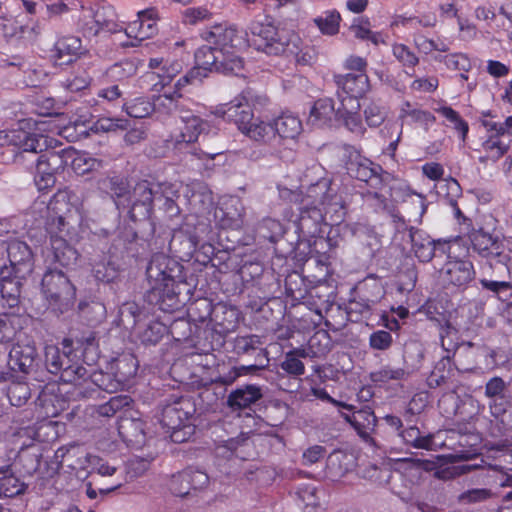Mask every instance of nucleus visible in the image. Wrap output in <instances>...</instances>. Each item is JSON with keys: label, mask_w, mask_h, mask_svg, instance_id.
I'll return each mask as SVG.
<instances>
[{"label": "nucleus", "mask_w": 512, "mask_h": 512, "mask_svg": "<svg viewBox=\"0 0 512 512\" xmlns=\"http://www.w3.org/2000/svg\"><path fill=\"white\" fill-rule=\"evenodd\" d=\"M125 34L129 38H133L138 42L152 37L157 32V26L153 24H147L146 22L137 19L131 22L126 29Z\"/></svg>", "instance_id": "nucleus-54"}, {"label": "nucleus", "mask_w": 512, "mask_h": 512, "mask_svg": "<svg viewBox=\"0 0 512 512\" xmlns=\"http://www.w3.org/2000/svg\"><path fill=\"white\" fill-rule=\"evenodd\" d=\"M220 55L216 72L226 75H239L244 68V62L241 57L235 54L234 49L225 52L220 51Z\"/></svg>", "instance_id": "nucleus-46"}, {"label": "nucleus", "mask_w": 512, "mask_h": 512, "mask_svg": "<svg viewBox=\"0 0 512 512\" xmlns=\"http://www.w3.org/2000/svg\"><path fill=\"white\" fill-rule=\"evenodd\" d=\"M214 305L207 298H201L190 304L188 315L194 321L204 322L212 318Z\"/></svg>", "instance_id": "nucleus-57"}, {"label": "nucleus", "mask_w": 512, "mask_h": 512, "mask_svg": "<svg viewBox=\"0 0 512 512\" xmlns=\"http://www.w3.org/2000/svg\"><path fill=\"white\" fill-rule=\"evenodd\" d=\"M337 86V98L340 103H349V100H358L370 90V81L367 73H347L334 76Z\"/></svg>", "instance_id": "nucleus-14"}, {"label": "nucleus", "mask_w": 512, "mask_h": 512, "mask_svg": "<svg viewBox=\"0 0 512 512\" xmlns=\"http://www.w3.org/2000/svg\"><path fill=\"white\" fill-rule=\"evenodd\" d=\"M309 285L306 279L298 272H292L285 278V291L293 301L302 302L307 298Z\"/></svg>", "instance_id": "nucleus-42"}, {"label": "nucleus", "mask_w": 512, "mask_h": 512, "mask_svg": "<svg viewBox=\"0 0 512 512\" xmlns=\"http://www.w3.org/2000/svg\"><path fill=\"white\" fill-rule=\"evenodd\" d=\"M393 56L405 67L414 68L419 63L416 54L404 44H394L392 47Z\"/></svg>", "instance_id": "nucleus-64"}, {"label": "nucleus", "mask_w": 512, "mask_h": 512, "mask_svg": "<svg viewBox=\"0 0 512 512\" xmlns=\"http://www.w3.org/2000/svg\"><path fill=\"white\" fill-rule=\"evenodd\" d=\"M94 17L98 34L100 33H118L123 30L118 23L117 13L113 6L106 3H97L94 7Z\"/></svg>", "instance_id": "nucleus-30"}, {"label": "nucleus", "mask_w": 512, "mask_h": 512, "mask_svg": "<svg viewBox=\"0 0 512 512\" xmlns=\"http://www.w3.org/2000/svg\"><path fill=\"white\" fill-rule=\"evenodd\" d=\"M409 239L411 250L420 262H429L436 255L435 240L422 229L410 226Z\"/></svg>", "instance_id": "nucleus-22"}, {"label": "nucleus", "mask_w": 512, "mask_h": 512, "mask_svg": "<svg viewBox=\"0 0 512 512\" xmlns=\"http://www.w3.org/2000/svg\"><path fill=\"white\" fill-rule=\"evenodd\" d=\"M45 364L49 373L59 375L62 379V356L60 349L55 345H47L45 348Z\"/></svg>", "instance_id": "nucleus-61"}, {"label": "nucleus", "mask_w": 512, "mask_h": 512, "mask_svg": "<svg viewBox=\"0 0 512 512\" xmlns=\"http://www.w3.org/2000/svg\"><path fill=\"white\" fill-rule=\"evenodd\" d=\"M145 423L141 419L122 417L118 421V434L127 446L141 447L145 443Z\"/></svg>", "instance_id": "nucleus-21"}, {"label": "nucleus", "mask_w": 512, "mask_h": 512, "mask_svg": "<svg viewBox=\"0 0 512 512\" xmlns=\"http://www.w3.org/2000/svg\"><path fill=\"white\" fill-rule=\"evenodd\" d=\"M361 297L360 300L368 301L374 307L381 301L385 295L384 287L381 281L375 276H368L363 281L359 282L355 288Z\"/></svg>", "instance_id": "nucleus-35"}, {"label": "nucleus", "mask_w": 512, "mask_h": 512, "mask_svg": "<svg viewBox=\"0 0 512 512\" xmlns=\"http://www.w3.org/2000/svg\"><path fill=\"white\" fill-rule=\"evenodd\" d=\"M115 376L124 385L137 372L135 359L131 356H123L114 360L112 364Z\"/></svg>", "instance_id": "nucleus-52"}, {"label": "nucleus", "mask_w": 512, "mask_h": 512, "mask_svg": "<svg viewBox=\"0 0 512 512\" xmlns=\"http://www.w3.org/2000/svg\"><path fill=\"white\" fill-rule=\"evenodd\" d=\"M53 252V264L50 266L42 278V293L50 309L56 315L62 314V292L64 288V274L61 263L64 254L57 259Z\"/></svg>", "instance_id": "nucleus-10"}, {"label": "nucleus", "mask_w": 512, "mask_h": 512, "mask_svg": "<svg viewBox=\"0 0 512 512\" xmlns=\"http://www.w3.org/2000/svg\"><path fill=\"white\" fill-rule=\"evenodd\" d=\"M70 160L72 171L76 175H84L99 165L98 161L85 152H77L73 147H66V163Z\"/></svg>", "instance_id": "nucleus-38"}, {"label": "nucleus", "mask_w": 512, "mask_h": 512, "mask_svg": "<svg viewBox=\"0 0 512 512\" xmlns=\"http://www.w3.org/2000/svg\"><path fill=\"white\" fill-rule=\"evenodd\" d=\"M451 359L449 356L438 361L431 372L428 382L431 387H437L446 382L451 373Z\"/></svg>", "instance_id": "nucleus-59"}, {"label": "nucleus", "mask_w": 512, "mask_h": 512, "mask_svg": "<svg viewBox=\"0 0 512 512\" xmlns=\"http://www.w3.org/2000/svg\"><path fill=\"white\" fill-rule=\"evenodd\" d=\"M346 170L351 178L366 183L374 190H380L383 187L382 167L367 158L361 156L351 158L346 164Z\"/></svg>", "instance_id": "nucleus-16"}, {"label": "nucleus", "mask_w": 512, "mask_h": 512, "mask_svg": "<svg viewBox=\"0 0 512 512\" xmlns=\"http://www.w3.org/2000/svg\"><path fill=\"white\" fill-rule=\"evenodd\" d=\"M327 275V267L322 278L317 279L316 284L308 287L307 298L302 302L307 303L315 308L317 313H320V308L328 304L331 300L330 288L325 281Z\"/></svg>", "instance_id": "nucleus-36"}, {"label": "nucleus", "mask_w": 512, "mask_h": 512, "mask_svg": "<svg viewBox=\"0 0 512 512\" xmlns=\"http://www.w3.org/2000/svg\"><path fill=\"white\" fill-rule=\"evenodd\" d=\"M330 336L327 331L320 330L315 332L308 341L310 349L316 357L326 355L330 351Z\"/></svg>", "instance_id": "nucleus-62"}, {"label": "nucleus", "mask_w": 512, "mask_h": 512, "mask_svg": "<svg viewBox=\"0 0 512 512\" xmlns=\"http://www.w3.org/2000/svg\"><path fill=\"white\" fill-rule=\"evenodd\" d=\"M0 19L2 20L0 28L6 40L35 41L38 35L36 27L24 23L22 15L13 16L6 11L1 13Z\"/></svg>", "instance_id": "nucleus-19"}, {"label": "nucleus", "mask_w": 512, "mask_h": 512, "mask_svg": "<svg viewBox=\"0 0 512 512\" xmlns=\"http://www.w3.org/2000/svg\"><path fill=\"white\" fill-rule=\"evenodd\" d=\"M407 376L408 372L405 369L401 367L394 368L390 365L382 366L369 374L370 380L375 384H385L392 380L400 381L406 379Z\"/></svg>", "instance_id": "nucleus-49"}, {"label": "nucleus", "mask_w": 512, "mask_h": 512, "mask_svg": "<svg viewBox=\"0 0 512 512\" xmlns=\"http://www.w3.org/2000/svg\"><path fill=\"white\" fill-rule=\"evenodd\" d=\"M263 397L262 389L254 384L237 388L228 395L227 406L233 411L249 408Z\"/></svg>", "instance_id": "nucleus-27"}, {"label": "nucleus", "mask_w": 512, "mask_h": 512, "mask_svg": "<svg viewBox=\"0 0 512 512\" xmlns=\"http://www.w3.org/2000/svg\"><path fill=\"white\" fill-rule=\"evenodd\" d=\"M399 436L403 439L406 444L411 445L417 449H430L433 445V436L425 435L422 436L418 427L411 425L406 429L400 431Z\"/></svg>", "instance_id": "nucleus-48"}, {"label": "nucleus", "mask_w": 512, "mask_h": 512, "mask_svg": "<svg viewBox=\"0 0 512 512\" xmlns=\"http://www.w3.org/2000/svg\"><path fill=\"white\" fill-rule=\"evenodd\" d=\"M36 356L37 352L34 345L17 343L9 352L8 365L13 371L28 373L34 366Z\"/></svg>", "instance_id": "nucleus-26"}, {"label": "nucleus", "mask_w": 512, "mask_h": 512, "mask_svg": "<svg viewBox=\"0 0 512 512\" xmlns=\"http://www.w3.org/2000/svg\"><path fill=\"white\" fill-rule=\"evenodd\" d=\"M299 215L295 220L298 238L309 240L311 238L323 239L328 224L322 210L317 206L298 205Z\"/></svg>", "instance_id": "nucleus-12"}, {"label": "nucleus", "mask_w": 512, "mask_h": 512, "mask_svg": "<svg viewBox=\"0 0 512 512\" xmlns=\"http://www.w3.org/2000/svg\"><path fill=\"white\" fill-rule=\"evenodd\" d=\"M179 194L169 183H151L147 180L138 182L133 188V204L128 211L131 221H139L145 229L142 235H154L155 224L151 220L154 201H163V210L168 218L172 219L180 214V208L175 198Z\"/></svg>", "instance_id": "nucleus-3"}, {"label": "nucleus", "mask_w": 512, "mask_h": 512, "mask_svg": "<svg viewBox=\"0 0 512 512\" xmlns=\"http://www.w3.org/2000/svg\"><path fill=\"white\" fill-rule=\"evenodd\" d=\"M257 103H260V97L253 89L246 88L230 102L220 105L216 115L234 123L245 136L258 142L259 138L271 135L272 130L254 116L252 107Z\"/></svg>", "instance_id": "nucleus-4"}, {"label": "nucleus", "mask_w": 512, "mask_h": 512, "mask_svg": "<svg viewBox=\"0 0 512 512\" xmlns=\"http://www.w3.org/2000/svg\"><path fill=\"white\" fill-rule=\"evenodd\" d=\"M165 98L169 100L170 105L174 106L175 111L180 112V118L184 123L177 142L205 143L209 138L210 124L199 116L192 114L189 110L182 111L179 105L180 94H177L176 97L174 95H165Z\"/></svg>", "instance_id": "nucleus-11"}, {"label": "nucleus", "mask_w": 512, "mask_h": 512, "mask_svg": "<svg viewBox=\"0 0 512 512\" xmlns=\"http://www.w3.org/2000/svg\"><path fill=\"white\" fill-rule=\"evenodd\" d=\"M319 490L311 484H303L297 488L296 501L305 512H311L314 508L319 506L320 498L318 496Z\"/></svg>", "instance_id": "nucleus-45"}, {"label": "nucleus", "mask_w": 512, "mask_h": 512, "mask_svg": "<svg viewBox=\"0 0 512 512\" xmlns=\"http://www.w3.org/2000/svg\"><path fill=\"white\" fill-rule=\"evenodd\" d=\"M342 18L336 9L326 10L321 15L313 18V23L321 34L334 36L339 33Z\"/></svg>", "instance_id": "nucleus-40"}, {"label": "nucleus", "mask_w": 512, "mask_h": 512, "mask_svg": "<svg viewBox=\"0 0 512 512\" xmlns=\"http://www.w3.org/2000/svg\"><path fill=\"white\" fill-rule=\"evenodd\" d=\"M123 384L114 373H89L78 364L66 366V402L92 398L98 390L116 392Z\"/></svg>", "instance_id": "nucleus-7"}, {"label": "nucleus", "mask_w": 512, "mask_h": 512, "mask_svg": "<svg viewBox=\"0 0 512 512\" xmlns=\"http://www.w3.org/2000/svg\"><path fill=\"white\" fill-rule=\"evenodd\" d=\"M220 57V51L214 50V47L210 44L198 48L194 55L195 63L207 68L209 72L217 71Z\"/></svg>", "instance_id": "nucleus-51"}, {"label": "nucleus", "mask_w": 512, "mask_h": 512, "mask_svg": "<svg viewBox=\"0 0 512 512\" xmlns=\"http://www.w3.org/2000/svg\"><path fill=\"white\" fill-rule=\"evenodd\" d=\"M77 316L87 326L100 323L106 316V307L95 296H85L77 305Z\"/></svg>", "instance_id": "nucleus-23"}, {"label": "nucleus", "mask_w": 512, "mask_h": 512, "mask_svg": "<svg viewBox=\"0 0 512 512\" xmlns=\"http://www.w3.org/2000/svg\"><path fill=\"white\" fill-rule=\"evenodd\" d=\"M64 207V192L58 188L47 204V231L50 234L51 249L59 259L63 255L64 239L60 235L64 223L62 210Z\"/></svg>", "instance_id": "nucleus-13"}, {"label": "nucleus", "mask_w": 512, "mask_h": 512, "mask_svg": "<svg viewBox=\"0 0 512 512\" xmlns=\"http://www.w3.org/2000/svg\"><path fill=\"white\" fill-rule=\"evenodd\" d=\"M167 333L168 327L165 324L159 321H152L139 334V338L144 345H156Z\"/></svg>", "instance_id": "nucleus-55"}, {"label": "nucleus", "mask_w": 512, "mask_h": 512, "mask_svg": "<svg viewBox=\"0 0 512 512\" xmlns=\"http://www.w3.org/2000/svg\"><path fill=\"white\" fill-rule=\"evenodd\" d=\"M209 476L203 470L188 467L172 476L170 491L178 497H185L192 491L202 490L207 487Z\"/></svg>", "instance_id": "nucleus-18"}, {"label": "nucleus", "mask_w": 512, "mask_h": 512, "mask_svg": "<svg viewBox=\"0 0 512 512\" xmlns=\"http://www.w3.org/2000/svg\"><path fill=\"white\" fill-rule=\"evenodd\" d=\"M360 102L355 99L349 100V103H340L337 107L338 119L344 121L345 126L354 133H363L365 131L361 117L358 113Z\"/></svg>", "instance_id": "nucleus-34"}, {"label": "nucleus", "mask_w": 512, "mask_h": 512, "mask_svg": "<svg viewBox=\"0 0 512 512\" xmlns=\"http://www.w3.org/2000/svg\"><path fill=\"white\" fill-rule=\"evenodd\" d=\"M493 277H479L481 289L491 293L501 301L512 296V282L507 279H492Z\"/></svg>", "instance_id": "nucleus-39"}, {"label": "nucleus", "mask_w": 512, "mask_h": 512, "mask_svg": "<svg viewBox=\"0 0 512 512\" xmlns=\"http://www.w3.org/2000/svg\"><path fill=\"white\" fill-rule=\"evenodd\" d=\"M81 11L71 17L76 21V26L79 32L86 38L95 37L98 35V29L96 26V18L94 17V8L86 7L84 0H79Z\"/></svg>", "instance_id": "nucleus-37"}, {"label": "nucleus", "mask_w": 512, "mask_h": 512, "mask_svg": "<svg viewBox=\"0 0 512 512\" xmlns=\"http://www.w3.org/2000/svg\"><path fill=\"white\" fill-rule=\"evenodd\" d=\"M264 125L268 126L272 130V134L269 136H264L263 138H259L258 142L268 143L271 140L275 139L278 135L281 138H296L301 130L302 123L300 119L290 113H283L273 122H265Z\"/></svg>", "instance_id": "nucleus-20"}, {"label": "nucleus", "mask_w": 512, "mask_h": 512, "mask_svg": "<svg viewBox=\"0 0 512 512\" xmlns=\"http://www.w3.org/2000/svg\"><path fill=\"white\" fill-rule=\"evenodd\" d=\"M493 497V492L488 488H473L462 492L458 496V502L463 505H473L486 502Z\"/></svg>", "instance_id": "nucleus-60"}, {"label": "nucleus", "mask_w": 512, "mask_h": 512, "mask_svg": "<svg viewBox=\"0 0 512 512\" xmlns=\"http://www.w3.org/2000/svg\"><path fill=\"white\" fill-rule=\"evenodd\" d=\"M196 413V405L192 398L180 396L168 401L162 408L161 424L167 429L188 428L193 433L194 426L191 423Z\"/></svg>", "instance_id": "nucleus-9"}, {"label": "nucleus", "mask_w": 512, "mask_h": 512, "mask_svg": "<svg viewBox=\"0 0 512 512\" xmlns=\"http://www.w3.org/2000/svg\"><path fill=\"white\" fill-rule=\"evenodd\" d=\"M360 295L353 289L352 296L348 301L346 312L352 321L369 319L373 314L374 306L368 301L360 300Z\"/></svg>", "instance_id": "nucleus-43"}, {"label": "nucleus", "mask_w": 512, "mask_h": 512, "mask_svg": "<svg viewBox=\"0 0 512 512\" xmlns=\"http://www.w3.org/2000/svg\"><path fill=\"white\" fill-rule=\"evenodd\" d=\"M248 41L258 51L267 55H284L299 65H310L315 59L312 47L304 45L296 34L279 32L268 16L250 23Z\"/></svg>", "instance_id": "nucleus-2"}, {"label": "nucleus", "mask_w": 512, "mask_h": 512, "mask_svg": "<svg viewBox=\"0 0 512 512\" xmlns=\"http://www.w3.org/2000/svg\"><path fill=\"white\" fill-rule=\"evenodd\" d=\"M471 244L473 252L479 257L489 262V268L492 263L500 264L503 270L509 272L511 263L510 250L505 247V236L497 228V220L489 216L484 223L473 225L466 233Z\"/></svg>", "instance_id": "nucleus-5"}, {"label": "nucleus", "mask_w": 512, "mask_h": 512, "mask_svg": "<svg viewBox=\"0 0 512 512\" xmlns=\"http://www.w3.org/2000/svg\"><path fill=\"white\" fill-rule=\"evenodd\" d=\"M212 228L210 224L201 219L195 222L186 220L178 229L174 230L169 242V250L182 261H189L199 243L210 238Z\"/></svg>", "instance_id": "nucleus-8"}, {"label": "nucleus", "mask_w": 512, "mask_h": 512, "mask_svg": "<svg viewBox=\"0 0 512 512\" xmlns=\"http://www.w3.org/2000/svg\"><path fill=\"white\" fill-rule=\"evenodd\" d=\"M24 489L25 484L12 473L9 467L0 468V497H14Z\"/></svg>", "instance_id": "nucleus-41"}, {"label": "nucleus", "mask_w": 512, "mask_h": 512, "mask_svg": "<svg viewBox=\"0 0 512 512\" xmlns=\"http://www.w3.org/2000/svg\"><path fill=\"white\" fill-rule=\"evenodd\" d=\"M333 118L338 119L337 108H335L333 99L328 97L320 98L311 108L308 124L319 128L330 125Z\"/></svg>", "instance_id": "nucleus-29"}, {"label": "nucleus", "mask_w": 512, "mask_h": 512, "mask_svg": "<svg viewBox=\"0 0 512 512\" xmlns=\"http://www.w3.org/2000/svg\"><path fill=\"white\" fill-rule=\"evenodd\" d=\"M122 109L132 118H145L154 111V104L147 97H136L125 101Z\"/></svg>", "instance_id": "nucleus-47"}, {"label": "nucleus", "mask_w": 512, "mask_h": 512, "mask_svg": "<svg viewBox=\"0 0 512 512\" xmlns=\"http://www.w3.org/2000/svg\"><path fill=\"white\" fill-rule=\"evenodd\" d=\"M263 344L258 335L237 336L234 340L233 350L237 355H257L258 350H262Z\"/></svg>", "instance_id": "nucleus-50"}, {"label": "nucleus", "mask_w": 512, "mask_h": 512, "mask_svg": "<svg viewBox=\"0 0 512 512\" xmlns=\"http://www.w3.org/2000/svg\"><path fill=\"white\" fill-rule=\"evenodd\" d=\"M203 38L214 47V50L221 52L234 49L237 44V31L234 28L223 27L222 25H215L211 30L203 34Z\"/></svg>", "instance_id": "nucleus-28"}, {"label": "nucleus", "mask_w": 512, "mask_h": 512, "mask_svg": "<svg viewBox=\"0 0 512 512\" xmlns=\"http://www.w3.org/2000/svg\"><path fill=\"white\" fill-rule=\"evenodd\" d=\"M280 198L296 205L325 206L327 211L335 213V221L339 222L344 216V203L342 197L332 185L328 177H320L316 182L308 186L301 185L298 189H279Z\"/></svg>", "instance_id": "nucleus-6"}, {"label": "nucleus", "mask_w": 512, "mask_h": 512, "mask_svg": "<svg viewBox=\"0 0 512 512\" xmlns=\"http://www.w3.org/2000/svg\"><path fill=\"white\" fill-rule=\"evenodd\" d=\"M510 143V140L506 142L503 139L489 135V137L483 141L482 148L487 153H493L492 157L494 160H499L508 152Z\"/></svg>", "instance_id": "nucleus-63"}, {"label": "nucleus", "mask_w": 512, "mask_h": 512, "mask_svg": "<svg viewBox=\"0 0 512 512\" xmlns=\"http://www.w3.org/2000/svg\"><path fill=\"white\" fill-rule=\"evenodd\" d=\"M256 231L261 238L277 243L283 237L285 228L279 220L265 217L258 223Z\"/></svg>", "instance_id": "nucleus-44"}, {"label": "nucleus", "mask_w": 512, "mask_h": 512, "mask_svg": "<svg viewBox=\"0 0 512 512\" xmlns=\"http://www.w3.org/2000/svg\"><path fill=\"white\" fill-rule=\"evenodd\" d=\"M245 208L240 198H224L214 210V221L221 229L237 230L244 224Z\"/></svg>", "instance_id": "nucleus-15"}, {"label": "nucleus", "mask_w": 512, "mask_h": 512, "mask_svg": "<svg viewBox=\"0 0 512 512\" xmlns=\"http://www.w3.org/2000/svg\"><path fill=\"white\" fill-rule=\"evenodd\" d=\"M351 420L353 421V428L362 439L367 441L371 438L377 424V417L369 405L353 411Z\"/></svg>", "instance_id": "nucleus-32"}, {"label": "nucleus", "mask_w": 512, "mask_h": 512, "mask_svg": "<svg viewBox=\"0 0 512 512\" xmlns=\"http://www.w3.org/2000/svg\"><path fill=\"white\" fill-rule=\"evenodd\" d=\"M408 212V221L420 224L422 217L426 212V198L422 194L413 193L404 201Z\"/></svg>", "instance_id": "nucleus-53"}, {"label": "nucleus", "mask_w": 512, "mask_h": 512, "mask_svg": "<svg viewBox=\"0 0 512 512\" xmlns=\"http://www.w3.org/2000/svg\"><path fill=\"white\" fill-rule=\"evenodd\" d=\"M57 158L58 157L54 153H51L48 157L43 155L38 158L37 173L34 181L39 191H45L55 185V174L54 172H48L46 167L58 169V167H54L57 164Z\"/></svg>", "instance_id": "nucleus-33"}, {"label": "nucleus", "mask_w": 512, "mask_h": 512, "mask_svg": "<svg viewBox=\"0 0 512 512\" xmlns=\"http://www.w3.org/2000/svg\"><path fill=\"white\" fill-rule=\"evenodd\" d=\"M107 183V188L114 199L117 209L128 208L129 211L134 199L133 190H130L128 180L124 177L114 176L109 178Z\"/></svg>", "instance_id": "nucleus-31"}, {"label": "nucleus", "mask_w": 512, "mask_h": 512, "mask_svg": "<svg viewBox=\"0 0 512 512\" xmlns=\"http://www.w3.org/2000/svg\"><path fill=\"white\" fill-rule=\"evenodd\" d=\"M85 122L86 119L70 121L69 124H66V141L74 142L79 137H87L89 131L94 133L111 132L117 129L125 130L128 127V121L120 118H100L89 128L86 127Z\"/></svg>", "instance_id": "nucleus-17"}, {"label": "nucleus", "mask_w": 512, "mask_h": 512, "mask_svg": "<svg viewBox=\"0 0 512 512\" xmlns=\"http://www.w3.org/2000/svg\"><path fill=\"white\" fill-rule=\"evenodd\" d=\"M132 399L129 395H116L111 397L106 403L102 404L98 408V413L104 417H111L116 412L130 407Z\"/></svg>", "instance_id": "nucleus-58"}, {"label": "nucleus", "mask_w": 512, "mask_h": 512, "mask_svg": "<svg viewBox=\"0 0 512 512\" xmlns=\"http://www.w3.org/2000/svg\"><path fill=\"white\" fill-rule=\"evenodd\" d=\"M17 464L20 465V472L32 475L39 469L40 455L33 449H22L18 454Z\"/></svg>", "instance_id": "nucleus-56"}, {"label": "nucleus", "mask_w": 512, "mask_h": 512, "mask_svg": "<svg viewBox=\"0 0 512 512\" xmlns=\"http://www.w3.org/2000/svg\"><path fill=\"white\" fill-rule=\"evenodd\" d=\"M240 319L239 310L230 304L218 302L214 304V312L211 322L219 329L220 333H230L234 331Z\"/></svg>", "instance_id": "nucleus-25"}, {"label": "nucleus", "mask_w": 512, "mask_h": 512, "mask_svg": "<svg viewBox=\"0 0 512 512\" xmlns=\"http://www.w3.org/2000/svg\"><path fill=\"white\" fill-rule=\"evenodd\" d=\"M445 281L456 287H465L475 278V269L468 260L451 261L446 264Z\"/></svg>", "instance_id": "nucleus-24"}, {"label": "nucleus", "mask_w": 512, "mask_h": 512, "mask_svg": "<svg viewBox=\"0 0 512 512\" xmlns=\"http://www.w3.org/2000/svg\"><path fill=\"white\" fill-rule=\"evenodd\" d=\"M149 289L144 298L150 305L163 312L178 310L184 301L180 299L181 287L186 286L184 266L164 253L151 256L146 267Z\"/></svg>", "instance_id": "nucleus-1"}]
</instances>
